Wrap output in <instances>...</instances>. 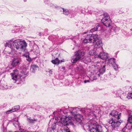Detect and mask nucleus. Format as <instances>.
Wrapping results in <instances>:
<instances>
[{
  "label": "nucleus",
  "mask_w": 132,
  "mask_h": 132,
  "mask_svg": "<svg viewBox=\"0 0 132 132\" xmlns=\"http://www.w3.org/2000/svg\"><path fill=\"white\" fill-rule=\"evenodd\" d=\"M63 13L65 15H67L69 14V12L68 10L64 9V8H63Z\"/></svg>",
  "instance_id": "obj_27"
},
{
  "label": "nucleus",
  "mask_w": 132,
  "mask_h": 132,
  "mask_svg": "<svg viewBox=\"0 0 132 132\" xmlns=\"http://www.w3.org/2000/svg\"><path fill=\"white\" fill-rule=\"evenodd\" d=\"M63 61L62 60H59L58 59L56 58L55 60H52L51 62L52 63L54 64H58L59 63H61Z\"/></svg>",
  "instance_id": "obj_17"
},
{
  "label": "nucleus",
  "mask_w": 132,
  "mask_h": 132,
  "mask_svg": "<svg viewBox=\"0 0 132 132\" xmlns=\"http://www.w3.org/2000/svg\"><path fill=\"white\" fill-rule=\"evenodd\" d=\"M4 88L5 89H9V88L8 87V86H7V85H6V86H5L4 87Z\"/></svg>",
  "instance_id": "obj_41"
},
{
  "label": "nucleus",
  "mask_w": 132,
  "mask_h": 132,
  "mask_svg": "<svg viewBox=\"0 0 132 132\" xmlns=\"http://www.w3.org/2000/svg\"><path fill=\"white\" fill-rule=\"evenodd\" d=\"M27 46V44L24 40L21 41L20 39L14 40L13 42L12 40L8 41L5 44V46H8L11 48V51L10 53L14 55H19L17 51L14 49V47H15L17 50L21 51L26 52Z\"/></svg>",
  "instance_id": "obj_2"
},
{
  "label": "nucleus",
  "mask_w": 132,
  "mask_h": 132,
  "mask_svg": "<svg viewBox=\"0 0 132 132\" xmlns=\"http://www.w3.org/2000/svg\"><path fill=\"white\" fill-rule=\"evenodd\" d=\"M89 54L90 55H97V53L95 50H92L90 51L89 52Z\"/></svg>",
  "instance_id": "obj_22"
},
{
  "label": "nucleus",
  "mask_w": 132,
  "mask_h": 132,
  "mask_svg": "<svg viewBox=\"0 0 132 132\" xmlns=\"http://www.w3.org/2000/svg\"><path fill=\"white\" fill-rule=\"evenodd\" d=\"M23 55H24V56H25V54H23Z\"/></svg>",
  "instance_id": "obj_44"
},
{
  "label": "nucleus",
  "mask_w": 132,
  "mask_h": 132,
  "mask_svg": "<svg viewBox=\"0 0 132 132\" xmlns=\"http://www.w3.org/2000/svg\"><path fill=\"white\" fill-rule=\"evenodd\" d=\"M20 132H25V130L23 129L20 128L19 130Z\"/></svg>",
  "instance_id": "obj_36"
},
{
  "label": "nucleus",
  "mask_w": 132,
  "mask_h": 132,
  "mask_svg": "<svg viewBox=\"0 0 132 132\" xmlns=\"http://www.w3.org/2000/svg\"><path fill=\"white\" fill-rule=\"evenodd\" d=\"M116 95L117 97H119L121 99H123L126 96V94L123 92L121 89H118L116 93Z\"/></svg>",
  "instance_id": "obj_11"
},
{
  "label": "nucleus",
  "mask_w": 132,
  "mask_h": 132,
  "mask_svg": "<svg viewBox=\"0 0 132 132\" xmlns=\"http://www.w3.org/2000/svg\"><path fill=\"white\" fill-rule=\"evenodd\" d=\"M89 80H85L84 81V83H86L87 82H89Z\"/></svg>",
  "instance_id": "obj_40"
},
{
  "label": "nucleus",
  "mask_w": 132,
  "mask_h": 132,
  "mask_svg": "<svg viewBox=\"0 0 132 132\" xmlns=\"http://www.w3.org/2000/svg\"><path fill=\"white\" fill-rule=\"evenodd\" d=\"M56 124L55 123H53L51 127L54 130H55L56 128Z\"/></svg>",
  "instance_id": "obj_34"
},
{
  "label": "nucleus",
  "mask_w": 132,
  "mask_h": 132,
  "mask_svg": "<svg viewBox=\"0 0 132 132\" xmlns=\"http://www.w3.org/2000/svg\"><path fill=\"white\" fill-rule=\"evenodd\" d=\"M98 27H99V26L98 25H97V26L91 29L90 30V32H93L97 30Z\"/></svg>",
  "instance_id": "obj_25"
},
{
  "label": "nucleus",
  "mask_w": 132,
  "mask_h": 132,
  "mask_svg": "<svg viewBox=\"0 0 132 132\" xmlns=\"http://www.w3.org/2000/svg\"><path fill=\"white\" fill-rule=\"evenodd\" d=\"M56 124L55 123H53L51 127L54 130H55L56 128Z\"/></svg>",
  "instance_id": "obj_33"
},
{
  "label": "nucleus",
  "mask_w": 132,
  "mask_h": 132,
  "mask_svg": "<svg viewBox=\"0 0 132 132\" xmlns=\"http://www.w3.org/2000/svg\"><path fill=\"white\" fill-rule=\"evenodd\" d=\"M27 69H23L22 75L24 74V75L27 74L26 72ZM10 75L12 76V78L14 83H16L18 84L21 83L22 81H24L25 79V77L23 75H21L19 74L18 71L15 70L13 72L11 73Z\"/></svg>",
  "instance_id": "obj_3"
},
{
  "label": "nucleus",
  "mask_w": 132,
  "mask_h": 132,
  "mask_svg": "<svg viewBox=\"0 0 132 132\" xmlns=\"http://www.w3.org/2000/svg\"><path fill=\"white\" fill-rule=\"evenodd\" d=\"M21 61V59L18 57L14 58L11 61V64L13 67L17 66Z\"/></svg>",
  "instance_id": "obj_9"
},
{
  "label": "nucleus",
  "mask_w": 132,
  "mask_h": 132,
  "mask_svg": "<svg viewBox=\"0 0 132 132\" xmlns=\"http://www.w3.org/2000/svg\"><path fill=\"white\" fill-rule=\"evenodd\" d=\"M77 116L79 117H77L75 119L77 121L80 122L82 120L81 119L82 118V116L79 114H77Z\"/></svg>",
  "instance_id": "obj_21"
},
{
  "label": "nucleus",
  "mask_w": 132,
  "mask_h": 132,
  "mask_svg": "<svg viewBox=\"0 0 132 132\" xmlns=\"http://www.w3.org/2000/svg\"><path fill=\"white\" fill-rule=\"evenodd\" d=\"M103 45V44L102 41L101 40H98L97 41L95 45V47L97 48H100L102 49V47Z\"/></svg>",
  "instance_id": "obj_15"
},
{
  "label": "nucleus",
  "mask_w": 132,
  "mask_h": 132,
  "mask_svg": "<svg viewBox=\"0 0 132 132\" xmlns=\"http://www.w3.org/2000/svg\"><path fill=\"white\" fill-rule=\"evenodd\" d=\"M91 38L92 43H94V42L97 40L98 39V36L96 34H90Z\"/></svg>",
  "instance_id": "obj_16"
},
{
  "label": "nucleus",
  "mask_w": 132,
  "mask_h": 132,
  "mask_svg": "<svg viewBox=\"0 0 132 132\" xmlns=\"http://www.w3.org/2000/svg\"><path fill=\"white\" fill-rule=\"evenodd\" d=\"M27 60L28 61L30 62L31 60V58L29 57V56H28V57L27 59Z\"/></svg>",
  "instance_id": "obj_38"
},
{
  "label": "nucleus",
  "mask_w": 132,
  "mask_h": 132,
  "mask_svg": "<svg viewBox=\"0 0 132 132\" xmlns=\"http://www.w3.org/2000/svg\"><path fill=\"white\" fill-rule=\"evenodd\" d=\"M112 30L115 32H117L118 31V28L116 26H113L112 28Z\"/></svg>",
  "instance_id": "obj_23"
},
{
  "label": "nucleus",
  "mask_w": 132,
  "mask_h": 132,
  "mask_svg": "<svg viewBox=\"0 0 132 132\" xmlns=\"http://www.w3.org/2000/svg\"><path fill=\"white\" fill-rule=\"evenodd\" d=\"M99 108L97 106L94 107L92 106L90 108H87L82 109L81 110L78 108H71L70 110L71 111V113L72 116H74L76 113L79 112H81L85 113L86 118L90 120L88 123L84 125V128L86 127L87 129H89L91 132H110L105 127H102L100 125L97 124V121L98 120L99 117L96 116L93 112L96 113Z\"/></svg>",
  "instance_id": "obj_1"
},
{
  "label": "nucleus",
  "mask_w": 132,
  "mask_h": 132,
  "mask_svg": "<svg viewBox=\"0 0 132 132\" xmlns=\"http://www.w3.org/2000/svg\"><path fill=\"white\" fill-rule=\"evenodd\" d=\"M127 97L128 99H130L132 98V92H130L128 94Z\"/></svg>",
  "instance_id": "obj_28"
},
{
  "label": "nucleus",
  "mask_w": 132,
  "mask_h": 132,
  "mask_svg": "<svg viewBox=\"0 0 132 132\" xmlns=\"http://www.w3.org/2000/svg\"><path fill=\"white\" fill-rule=\"evenodd\" d=\"M110 115L113 117L117 119H119L120 118L121 115V113L118 114V112L115 111H113L110 113Z\"/></svg>",
  "instance_id": "obj_12"
},
{
  "label": "nucleus",
  "mask_w": 132,
  "mask_h": 132,
  "mask_svg": "<svg viewBox=\"0 0 132 132\" xmlns=\"http://www.w3.org/2000/svg\"><path fill=\"white\" fill-rule=\"evenodd\" d=\"M63 132H70L69 128L67 127H65L63 129Z\"/></svg>",
  "instance_id": "obj_29"
},
{
  "label": "nucleus",
  "mask_w": 132,
  "mask_h": 132,
  "mask_svg": "<svg viewBox=\"0 0 132 132\" xmlns=\"http://www.w3.org/2000/svg\"><path fill=\"white\" fill-rule=\"evenodd\" d=\"M73 116H74V118H73V119H74L75 118H77V117H78V116H77V114Z\"/></svg>",
  "instance_id": "obj_39"
},
{
  "label": "nucleus",
  "mask_w": 132,
  "mask_h": 132,
  "mask_svg": "<svg viewBox=\"0 0 132 132\" xmlns=\"http://www.w3.org/2000/svg\"><path fill=\"white\" fill-rule=\"evenodd\" d=\"M28 120L30 123L32 122L33 121V120L32 119H31L30 118H28Z\"/></svg>",
  "instance_id": "obj_37"
},
{
  "label": "nucleus",
  "mask_w": 132,
  "mask_h": 132,
  "mask_svg": "<svg viewBox=\"0 0 132 132\" xmlns=\"http://www.w3.org/2000/svg\"><path fill=\"white\" fill-rule=\"evenodd\" d=\"M90 36H91L90 34L87 35L85 37V39L83 41V43H92L91 39H90V38H91Z\"/></svg>",
  "instance_id": "obj_14"
},
{
  "label": "nucleus",
  "mask_w": 132,
  "mask_h": 132,
  "mask_svg": "<svg viewBox=\"0 0 132 132\" xmlns=\"http://www.w3.org/2000/svg\"><path fill=\"white\" fill-rule=\"evenodd\" d=\"M47 0H44V2L45 3H47Z\"/></svg>",
  "instance_id": "obj_42"
},
{
  "label": "nucleus",
  "mask_w": 132,
  "mask_h": 132,
  "mask_svg": "<svg viewBox=\"0 0 132 132\" xmlns=\"http://www.w3.org/2000/svg\"><path fill=\"white\" fill-rule=\"evenodd\" d=\"M20 108V106L18 105L14 107L13 108H12V109L13 112H14L18 110Z\"/></svg>",
  "instance_id": "obj_24"
},
{
  "label": "nucleus",
  "mask_w": 132,
  "mask_h": 132,
  "mask_svg": "<svg viewBox=\"0 0 132 132\" xmlns=\"http://www.w3.org/2000/svg\"><path fill=\"white\" fill-rule=\"evenodd\" d=\"M27 54H28V53H27Z\"/></svg>",
  "instance_id": "obj_45"
},
{
  "label": "nucleus",
  "mask_w": 132,
  "mask_h": 132,
  "mask_svg": "<svg viewBox=\"0 0 132 132\" xmlns=\"http://www.w3.org/2000/svg\"><path fill=\"white\" fill-rule=\"evenodd\" d=\"M108 122L111 124V126L114 128L118 127L120 125L121 122L113 118H111L108 120Z\"/></svg>",
  "instance_id": "obj_8"
},
{
  "label": "nucleus",
  "mask_w": 132,
  "mask_h": 132,
  "mask_svg": "<svg viewBox=\"0 0 132 132\" xmlns=\"http://www.w3.org/2000/svg\"><path fill=\"white\" fill-rule=\"evenodd\" d=\"M32 50L34 52L38 53V46L36 45H34L33 47Z\"/></svg>",
  "instance_id": "obj_20"
},
{
  "label": "nucleus",
  "mask_w": 132,
  "mask_h": 132,
  "mask_svg": "<svg viewBox=\"0 0 132 132\" xmlns=\"http://www.w3.org/2000/svg\"><path fill=\"white\" fill-rule=\"evenodd\" d=\"M24 2H25L26 1V0H24Z\"/></svg>",
  "instance_id": "obj_43"
},
{
  "label": "nucleus",
  "mask_w": 132,
  "mask_h": 132,
  "mask_svg": "<svg viewBox=\"0 0 132 132\" xmlns=\"http://www.w3.org/2000/svg\"><path fill=\"white\" fill-rule=\"evenodd\" d=\"M18 120H17V122H18Z\"/></svg>",
  "instance_id": "obj_47"
},
{
  "label": "nucleus",
  "mask_w": 132,
  "mask_h": 132,
  "mask_svg": "<svg viewBox=\"0 0 132 132\" xmlns=\"http://www.w3.org/2000/svg\"><path fill=\"white\" fill-rule=\"evenodd\" d=\"M109 55L106 53L104 52H101L98 55L99 57L103 60H105L108 57Z\"/></svg>",
  "instance_id": "obj_13"
},
{
  "label": "nucleus",
  "mask_w": 132,
  "mask_h": 132,
  "mask_svg": "<svg viewBox=\"0 0 132 132\" xmlns=\"http://www.w3.org/2000/svg\"><path fill=\"white\" fill-rule=\"evenodd\" d=\"M13 112V110H12V109L10 110H9L6 111V114H9L10 113H12V112Z\"/></svg>",
  "instance_id": "obj_32"
},
{
  "label": "nucleus",
  "mask_w": 132,
  "mask_h": 132,
  "mask_svg": "<svg viewBox=\"0 0 132 132\" xmlns=\"http://www.w3.org/2000/svg\"><path fill=\"white\" fill-rule=\"evenodd\" d=\"M101 22L106 27H109L111 26L112 21L110 19H107L105 18H102Z\"/></svg>",
  "instance_id": "obj_10"
},
{
  "label": "nucleus",
  "mask_w": 132,
  "mask_h": 132,
  "mask_svg": "<svg viewBox=\"0 0 132 132\" xmlns=\"http://www.w3.org/2000/svg\"><path fill=\"white\" fill-rule=\"evenodd\" d=\"M102 63V65L100 68L99 70H94L92 72L91 76L89 78L90 79L91 81L97 79L98 77L100 76V75L102 74L105 71V64L104 63L101 62L100 63Z\"/></svg>",
  "instance_id": "obj_4"
},
{
  "label": "nucleus",
  "mask_w": 132,
  "mask_h": 132,
  "mask_svg": "<svg viewBox=\"0 0 132 132\" xmlns=\"http://www.w3.org/2000/svg\"><path fill=\"white\" fill-rule=\"evenodd\" d=\"M85 55L84 52L79 50L76 52L75 55L72 57L71 62L73 63H76L78 61L82 58Z\"/></svg>",
  "instance_id": "obj_7"
},
{
  "label": "nucleus",
  "mask_w": 132,
  "mask_h": 132,
  "mask_svg": "<svg viewBox=\"0 0 132 132\" xmlns=\"http://www.w3.org/2000/svg\"><path fill=\"white\" fill-rule=\"evenodd\" d=\"M129 113L128 123L122 129L123 132H128L130 130L132 129V111H129Z\"/></svg>",
  "instance_id": "obj_6"
},
{
  "label": "nucleus",
  "mask_w": 132,
  "mask_h": 132,
  "mask_svg": "<svg viewBox=\"0 0 132 132\" xmlns=\"http://www.w3.org/2000/svg\"><path fill=\"white\" fill-rule=\"evenodd\" d=\"M47 72H48L49 73V75L51 76L53 73V71L51 70L48 69V71H47Z\"/></svg>",
  "instance_id": "obj_35"
},
{
  "label": "nucleus",
  "mask_w": 132,
  "mask_h": 132,
  "mask_svg": "<svg viewBox=\"0 0 132 132\" xmlns=\"http://www.w3.org/2000/svg\"><path fill=\"white\" fill-rule=\"evenodd\" d=\"M63 113L64 114L65 113L64 111L63 110H61L60 112H59L58 114L59 115H58V117H61L60 121L62 124L64 126L67 125L68 123V122L70 120H71L73 119V117H67L62 114Z\"/></svg>",
  "instance_id": "obj_5"
},
{
  "label": "nucleus",
  "mask_w": 132,
  "mask_h": 132,
  "mask_svg": "<svg viewBox=\"0 0 132 132\" xmlns=\"http://www.w3.org/2000/svg\"><path fill=\"white\" fill-rule=\"evenodd\" d=\"M112 66L115 70H117L118 68V66L115 63Z\"/></svg>",
  "instance_id": "obj_30"
},
{
  "label": "nucleus",
  "mask_w": 132,
  "mask_h": 132,
  "mask_svg": "<svg viewBox=\"0 0 132 132\" xmlns=\"http://www.w3.org/2000/svg\"><path fill=\"white\" fill-rule=\"evenodd\" d=\"M115 63V60L114 58H111L108 61V63L110 65H112Z\"/></svg>",
  "instance_id": "obj_19"
},
{
  "label": "nucleus",
  "mask_w": 132,
  "mask_h": 132,
  "mask_svg": "<svg viewBox=\"0 0 132 132\" xmlns=\"http://www.w3.org/2000/svg\"><path fill=\"white\" fill-rule=\"evenodd\" d=\"M54 130L51 127H50L48 128L47 131L48 132H53Z\"/></svg>",
  "instance_id": "obj_31"
},
{
  "label": "nucleus",
  "mask_w": 132,
  "mask_h": 132,
  "mask_svg": "<svg viewBox=\"0 0 132 132\" xmlns=\"http://www.w3.org/2000/svg\"><path fill=\"white\" fill-rule=\"evenodd\" d=\"M104 16L102 18H105L106 19H110V17L108 14L107 13H105L104 14Z\"/></svg>",
  "instance_id": "obj_26"
},
{
  "label": "nucleus",
  "mask_w": 132,
  "mask_h": 132,
  "mask_svg": "<svg viewBox=\"0 0 132 132\" xmlns=\"http://www.w3.org/2000/svg\"><path fill=\"white\" fill-rule=\"evenodd\" d=\"M38 68L37 65H33L31 66L30 70L32 72H34Z\"/></svg>",
  "instance_id": "obj_18"
},
{
  "label": "nucleus",
  "mask_w": 132,
  "mask_h": 132,
  "mask_svg": "<svg viewBox=\"0 0 132 132\" xmlns=\"http://www.w3.org/2000/svg\"><path fill=\"white\" fill-rule=\"evenodd\" d=\"M54 113H55L54 112H53V114H54Z\"/></svg>",
  "instance_id": "obj_46"
}]
</instances>
